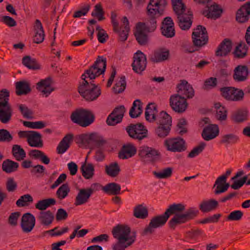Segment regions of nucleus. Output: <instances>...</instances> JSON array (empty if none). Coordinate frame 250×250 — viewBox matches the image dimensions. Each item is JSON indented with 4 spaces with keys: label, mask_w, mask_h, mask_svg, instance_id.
Segmentation results:
<instances>
[{
    "label": "nucleus",
    "mask_w": 250,
    "mask_h": 250,
    "mask_svg": "<svg viewBox=\"0 0 250 250\" xmlns=\"http://www.w3.org/2000/svg\"><path fill=\"white\" fill-rule=\"evenodd\" d=\"M185 209V206L183 204L171 205L163 214L155 216L151 219L148 225L142 231V235L146 236L153 233L155 229L166 224L171 214H174V216L169 221V225L170 228H174L178 224L185 223L193 219L199 213L198 210L195 208H190L182 213Z\"/></svg>",
    "instance_id": "1"
},
{
    "label": "nucleus",
    "mask_w": 250,
    "mask_h": 250,
    "mask_svg": "<svg viewBox=\"0 0 250 250\" xmlns=\"http://www.w3.org/2000/svg\"><path fill=\"white\" fill-rule=\"evenodd\" d=\"M112 233L117 242L112 245L113 250H125L136 240V234L131 232L130 228L126 225H118L113 227Z\"/></svg>",
    "instance_id": "2"
},
{
    "label": "nucleus",
    "mask_w": 250,
    "mask_h": 250,
    "mask_svg": "<svg viewBox=\"0 0 250 250\" xmlns=\"http://www.w3.org/2000/svg\"><path fill=\"white\" fill-rule=\"evenodd\" d=\"M154 17H149L145 22H140L136 25L134 35L136 40L141 45H145L148 42L147 33L154 32L157 28V21Z\"/></svg>",
    "instance_id": "3"
},
{
    "label": "nucleus",
    "mask_w": 250,
    "mask_h": 250,
    "mask_svg": "<svg viewBox=\"0 0 250 250\" xmlns=\"http://www.w3.org/2000/svg\"><path fill=\"white\" fill-rule=\"evenodd\" d=\"M80 95L87 101L96 100L101 94V89L98 85L88 81H83L78 87Z\"/></svg>",
    "instance_id": "4"
},
{
    "label": "nucleus",
    "mask_w": 250,
    "mask_h": 250,
    "mask_svg": "<svg viewBox=\"0 0 250 250\" xmlns=\"http://www.w3.org/2000/svg\"><path fill=\"white\" fill-rule=\"evenodd\" d=\"M106 63L105 58H104L103 56H98L94 64L86 70L82 75L81 77L83 81H88L86 79L88 78L89 80L95 79L96 77L104 73L106 69Z\"/></svg>",
    "instance_id": "5"
},
{
    "label": "nucleus",
    "mask_w": 250,
    "mask_h": 250,
    "mask_svg": "<svg viewBox=\"0 0 250 250\" xmlns=\"http://www.w3.org/2000/svg\"><path fill=\"white\" fill-rule=\"evenodd\" d=\"M70 119L73 123L81 126L86 127L94 122L95 116L90 110L79 109L72 112Z\"/></svg>",
    "instance_id": "6"
},
{
    "label": "nucleus",
    "mask_w": 250,
    "mask_h": 250,
    "mask_svg": "<svg viewBox=\"0 0 250 250\" xmlns=\"http://www.w3.org/2000/svg\"><path fill=\"white\" fill-rule=\"evenodd\" d=\"M101 185L98 183H94L87 188L79 189L75 199L74 205L76 206L84 205L88 202L93 193L101 188Z\"/></svg>",
    "instance_id": "7"
},
{
    "label": "nucleus",
    "mask_w": 250,
    "mask_h": 250,
    "mask_svg": "<svg viewBox=\"0 0 250 250\" xmlns=\"http://www.w3.org/2000/svg\"><path fill=\"white\" fill-rule=\"evenodd\" d=\"M106 142L103 136L97 133H92L90 134H82L78 137L77 143L88 147H91L94 144L96 147H100L104 146Z\"/></svg>",
    "instance_id": "8"
},
{
    "label": "nucleus",
    "mask_w": 250,
    "mask_h": 250,
    "mask_svg": "<svg viewBox=\"0 0 250 250\" xmlns=\"http://www.w3.org/2000/svg\"><path fill=\"white\" fill-rule=\"evenodd\" d=\"M126 130L129 136L139 141L147 137L148 130L141 123L130 124L126 127Z\"/></svg>",
    "instance_id": "9"
},
{
    "label": "nucleus",
    "mask_w": 250,
    "mask_h": 250,
    "mask_svg": "<svg viewBox=\"0 0 250 250\" xmlns=\"http://www.w3.org/2000/svg\"><path fill=\"white\" fill-rule=\"evenodd\" d=\"M164 145L167 150L173 152H183L187 148L185 141L180 137L166 139Z\"/></svg>",
    "instance_id": "10"
},
{
    "label": "nucleus",
    "mask_w": 250,
    "mask_h": 250,
    "mask_svg": "<svg viewBox=\"0 0 250 250\" xmlns=\"http://www.w3.org/2000/svg\"><path fill=\"white\" fill-rule=\"evenodd\" d=\"M166 5V0H150L147 7L148 16L154 18L161 16Z\"/></svg>",
    "instance_id": "11"
},
{
    "label": "nucleus",
    "mask_w": 250,
    "mask_h": 250,
    "mask_svg": "<svg viewBox=\"0 0 250 250\" xmlns=\"http://www.w3.org/2000/svg\"><path fill=\"white\" fill-rule=\"evenodd\" d=\"M192 39L193 44L196 47H201L206 45L208 42L206 28L202 25H198L192 33Z\"/></svg>",
    "instance_id": "12"
},
{
    "label": "nucleus",
    "mask_w": 250,
    "mask_h": 250,
    "mask_svg": "<svg viewBox=\"0 0 250 250\" xmlns=\"http://www.w3.org/2000/svg\"><path fill=\"white\" fill-rule=\"evenodd\" d=\"M138 154L143 161L151 162L159 158L160 153L154 148L143 146L139 148Z\"/></svg>",
    "instance_id": "13"
},
{
    "label": "nucleus",
    "mask_w": 250,
    "mask_h": 250,
    "mask_svg": "<svg viewBox=\"0 0 250 250\" xmlns=\"http://www.w3.org/2000/svg\"><path fill=\"white\" fill-rule=\"evenodd\" d=\"M169 104L172 109L178 113L184 112L188 107V103L185 98L177 94L170 96Z\"/></svg>",
    "instance_id": "14"
},
{
    "label": "nucleus",
    "mask_w": 250,
    "mask_h": 250,
    "mask_svg": "<svg viewBox=\"0 0 250 250\" xmlns=\"http://www.w3.org/2000/svg\"><path fill=\"white\" fill-rule=\"evenodd\" d=\"M175 13L177 16L178 22L180 28L183 30L189 29L192 22L191 21L192 18V12L186 9L179 13Z\"/></svg>",
    "instance_id": "15"
},
{
    "label": "nucleus",
    "mask_w": 250,
    "mask_h": 250,
    "mask_svg": "<svg viewBox=\"0 0 250 250\" xmlns=\"http://www.w3.org/2000/svg\"><path fill=\"white\" fill-rule=\"evenodd\" d=\"M133 60L132 63V69L137 73H141L146 69V56L139 50L134 54Z\"/></svg>",
    "instance_id": "16"
},
{
    "label": "nucleus",
    "mask_w": 250,
    "mask_h": 250,
    "mask_svg": "<svg viewBox=\"0 0 250 250\" xmlns=\"http://www.w3.org/2000/svg\"><path fill=\"white\" fill-rule=\"evenodd\" d=\"M206 9L202 11V14L208 18L214 20L219 18L223 10L221 6L216 3L208 5V3Z\"/></svg>",
    "instance_id": "17"
},
{
    "label": "nucleus",
    "mask_w": 250,
    "mask_h": 250,
    "mask_svg": "<svg viewBox=\"0 0 250 250\" xmlns=\"http://www.w3.org/2000/svg\"><path fill=\"white\" fill-rule=\"evenodd\" d=\"M35 218L31 213L24 214L21 221V227L22 231L25 233L31 232L35 225Z\"/></svg>",
    "instance_id": "18"
},
{
    "label": "nucleus",
    "mask_w": 250,
    "mask_h": 250,
    "mask_svg": "<svg viewBox=\"0 0 250 250\" xmlns=\"http://www.w3.org/2000/svg\"><path fill=\"white\" fill-rule=\"evenodd\" d=\"M177 94L184 96L187 98H192L194 96V90L191 85L185 80L181 81L180 83L177 85Z\"/></svg>",
    "instance_id": "19"
},
{
    "label": "nucleus",
    "mask_w": 250,
    "mask_h": 250,
    "mask_svg": "<svg viewBox=\"0 0 250 250\" xmlns=\"http://www.w3.org/2000/svg\"><path fill=\"white\" fill-rule=\"evenodd\" d=\"M219 133V127L217 125L209 124L203 129L202 136L205 141H208L218 136Z\"/></svg>",
    "instance_id": "20"
},
{
    "label": "nucleus",
    "mask_w": 250,
    "mask_h": 250,
    "mask_svg": "<svg viewBox=\"0 0 250 250\" xmlns=\"http://www.w3.org/2000/svg\"><path fill=\"white\" fill-rule=\"evenodd\" d=\"M13 109L10 105L7 103L0 104V122L6 124L12 119Z\"/></svg>",
    "instance_id": "21"
},
{
    "label": "nucleus",
    "mask_w": 250,
    "mask_h": 250,
    "mask_svg": "<svg viewBox=\"0 0 250 250\" xmlns=\"http://www.w3.org/2000/svg\"><path fill=\"white\" fill-rule=\"evenodd\" d=\"M249 69L247 66L239 65L234 69L233 78L238 82L245 81L248 79Z\"/></svg>",
    "instance_id": "22"
},
{
    "label": "nucleus",
    "mask_w": 250,
    "mask_h": 250,
    "mask_svg": "<svg viewBox=\"0 0 250 250\" xmlns=\"http://www.w3.org/2000/svg\"><path fill=\"white\" fill-rule=\"evenodd\" d=\"M250 15V2H248L237 11L236 20L238 22L244 23L249 20Z\"/></svg>",
    "instance_id": "23"
},
{
    "label": "nucleus",
    "mask_w": 250,
    "mask_h": 250,
    "mask_svg": "<svg viewBox=\"0 0 250 250\" xmlns=\"http://www.w3.org/2000/svg\"><path fill=\"white\" fill-rule=\"evenodd\" d=\"M51 79L47 78L44 80H42L37 83V89L42 93L43 95L47 97L53 90L50 85Z\"/></svg>",
    "instance_id": "24"
},
{
    "label": "nucleus",
    "mask_w": 250,
    "mask_h": 250,
    "mask_svg": "<svg viewBox=\"0 0 250 250\" xmlns=\"http://www.w3.org/2000/svg\"><path fill=\"white\" fill-rule=\"evenodd\" d=\"M231 48V41L228 39H225L219 45L215 54L217 56H226L230 52Z\"/></svg>",
    "instance_id": "25"
},
{
    "label": "nucleus",
    "mask_w": 250,
    "mask_h": 250,
    "mask_svg": "<svg viewBox=\"0 0 250 250\" xmlns=\"http://www.w3.org/2000/svg\"><path fill=\"white\" fill-rule=\"evenodd\" d=\"M136 151L135 146L130 144H126L122 147L118 156L121 159H126L133 156Z\"/></svg>",
    "instance_id": "26"
},
{
    "label": "nucleus",
    "mask_w": 250,
    "mask_h": 250,
    "mask_svg": "<svg viewBox=\"0 0 250 250\" xmlns=\"http://www.w3.org/2000/svg\"><path fill=\"white\" fill-rule=\"evenodd\" d=\"M27 142L28 145L32 147H42L43 146L42 135L35 131L32 130Z\"/></svg>",
    "instance_id": "27"
},
{
    "label": "nucleus",
    "mask_w": 250,
    "mask_h": 250,
    "mask_svg": "<svg viewBox=\"0 0 250 250\" xmlns=\"http://www.w3.org/2000/svg\"><path fill=\"white\" fill-rule=\"evenodd\" d=\"M38 219L42 225L48 227L52 223L54 219V216L50 210L41 211L40 212Z\"/></svg>",
    "instance_id": "28"
},
{
    "label": "nucleus",
    "mask_w": 250,
    "mask_h": 250,
    "mask_svg": "<svg viewBox=\"0 0 250 250\" xmlns=\"http://www.w3.org/2000/svg\"><path fill=\"white\" fill-rule=\"evenodd\" d=\"M44 39V33L41 22L36 20L35 25V35L33 42L36 43H42Z\"/></svg>",
    "instance_id": "29"
},
{
    "label": "nucleus",
    "mask_w": 250,
    "mask_h": 250,
    "mask_svg": "<svg viewBox=\"0 0 250 250\" xmlns=\"http://www.w3.org/2000/svg\"><path fill=\"white\" fill-rule=\"evenodd\" d=\"M73 137V135L72 134H68L62 138L57 147V151L58 154H63L68 149Z\"/></svg>",
    "instance_id": "30"
},
{
    "label": "nucleus",
    "mask_w": 250,
    "mask_h": 250,
    "mask_svg": "<svg viewBox=\"0 0 250 250\" xmlns=\"http://www.w3.org/2000/svg\"><path fill=\"white\" fill-rule=\"evenodd\" d=\"M168 50L163 51L162 49L155 51L150 55L149 59L153 62H158L167 60L169 57Z\"/></svg>",
    "instance_id": "31"
},
{
    "label": "nucleus",
    "mask_w": 250,
    "mask_h": 250,
    "mask_svg": "<svg viewBox=\"0 0 250 250\" xmlns=\"http://www.w3.org/2000/svg\"><path fill=\"white\" fill-rule=\"evenodd\" d=\"M31 91L30 85L28 82L22 81L16 83V93L17 95H26Z\"/></svg>",
    "instance_id": "32"
},
{
    "label": "nucleus",
    "mask_w": 250,
    "mask_h": 250,
    "mask_svg": "<svg viewBox=\"0 0 250 250\" xmlns=\"http://www.w3.org/2000/svg\"><path fill=\"white\" fill-rule=\"evenodd\" d=\"M19 167V164L9 159L3 161L1 168L3 171L7 173H11L16 171Z\"/></svg>",
    "instance_id": "33"
},
{
    "label": "nucleus",
    "mask_w": 250,
    "mask_h": 250,
    "mask_svg": "<svg viewBox=\"0 0 250 250\" xmlns=\"http://www.w3.org/2000/svg\"><path fill=\"white\" fill-rule=\"evenodd\" d=\"M218 206V202L214 199L203 201L199 205V208L203 212H208L216 209Z\"/></svg>",
    "instance_id": "34"
},
{
    "label": "nucleus",
    "mask_w": 250,
    "mask_h": 250,
    "mask_svg": "<svg viewBox=\"0 0 250 250\" xmlns=\"http://www.w3.org/2000/svg\"><path fill=\"white\" fill-rule=\"evenodd\" d=\"M157 112V107L154 103L148 104L145 111V117L147 121L152 122L156 121V114Z\"/></svg>",
    "instance_id": "35"
},
{
    "label": "nucleus",
    "mask_w": 250,
    "mask_h": 250,
    "mask_svg": "<svg viewBox=\"0 0 250 250\" xmlns=\"http://www.w3.org/2000/svg\"><path fill=\"white\" fill-rule=\"evenodd\" d=\"M101 188L105 193L113 195L119 194L121 189V186L116 183H108Z\"/></svg>",
    "instance_id": "36"
},
{
    "label": "nucleus",
    "mask_w": 250,
    "mask_h": 250,
    "mask_svg": "<svg viewBox=\"0 0 250 250\" xmlns=\"http://www.w3.org/2000/svg\"><path fill=\"white\" fill-rule=\"evenodd\" d=\"M157 125L171 126L172 118L166 112L162 111L156 119Z\"/></svg>",
    "instance_id": "37"
},
{
    "label": "nucleus",
    "mask_w": 250,
    "mask_h": 250,
    "mask_svg": "<svg viewBox=\"0 0 250 250\" xmlns=\"http://www.w3.org/2000/svg\"><path fill=\"white\" fill-rule=\"evenodd\" d=\"M11 153L13 157L18 161L23 160L26 157V152L21 146L18 145H14Z\"/></svg>",
    "instance_id": "38"
},
{
    "label": "nucleus",
    "mask_w": 250,
    "mask_h": 250,
    "mask_svg": "<svg viewBox=\"0 0 250 250\" xmlns=\"http://www.w3.org/2000/svg\"><path fill=\"white\" fill-rule=\"evenodd\" d=\"M121 171L120 167L117 162H114L105 166V173L111 177H115Z\"/></svg>",
    "instance_id": "39"
},
{
    "label": "nucleus",
    "mask_w": 250,
    "mask_h": 250,
    "mask_svg": "<svg viewBox=\"0 0 250 250\" xmlns=\"http://www.w3.org/2000/svg\"><path fill=\"white\" fill-rule=\"evenodd\" d=\"M133 215L140 219H145L148 216V210L146 207L142 204L136 206L133 210Z\"/></svg>",
    "instance_id": "40"
},
{
    "label": "nucleus",
    "mask_w": 250,
    "mask_h": 250,
    "mask_svg": "<svg viewBox=\"0 0 250 250\" xmlns=\"http://www.w3.org/2000/svg\"><path fill=\"white\" fill-rule=\"evenodd\" d=\"M22 64L30 69L36 70L40 68V65L36 60L32 58L29 56H26L22 58Z\"/></svg>",
    "instance_id": "41"
},
{
    "label": "nucleus",
    "mask_w": 250,
    "mask_h": 250,
    "mask_svg": "<svg viewBox=\"0 0 250 250\" xmlns=\"http://www.w3.org/2000/svg\"><path fill=\"white\" fill-rule=\"evenodd\" d=\"M142 113V106L141 101L136 100L133 103L132 106L129 111V115L132 118H137Z\"/></svg>",
    "instance_id": "42"
},
{
    "label": "nucleus",
    "mask_w": 250,
    "mask_h": 250,
    "mask_svg": "<svg viewBox=\"0 0 250 250\" xmlns=\"http://www.w3.org/2000/svg\"><path fill=\"white\" fill-rule=\"evenodd\" d=\"M82 175L86 179H89L94 175V168L92 164L84 163L81 167Z\"/></svg>",
    "instance_id": "43"
},
{
    "label": "nucleus",
    "mask_w": 250,
    "mask_h": 250,
    "mask_svg": "<svg viewBox=\"0 0 250 250\" xmlns=\"http://www.w3.org/2000/svg\"><path fill=\"white\" fill-rule=\"evenodd\" d=\"M56 203V201L54 198H48L39 201L35 205V207L39 210H43L50 206L54 205Z\"/></svg>",
    "instance_id": "44"
},
{
    "label": "nucleus",
    "mask_w": 250,
    "mask_h": 250,
    "mask_svg": "<svg viewBox=\"0 0 250 250\" xmlns=\"http://www.w3.org/2000/svg\"><path fill=\"white\" fill-rule=\"evenodd\" d=\"M248 51V46L244 42H240L237 45L233 52L235 57L237 58H242L247 55Z\"/></svg>",
    "instance_id": "45"
},
{
    "label": "nucleus",
    "mask_w": 250,
    "mask_h": 250,
    "mask_svg": "<svg viewBox=\"0 0 250 250\" xmlns=\"http://www.w3.org/2000/svg\"><path fill=\"white\" fill-rule=\"evenodd\" d=\"M172 171V167H167L159 171H153V174L158 179H167L171 176Z\"/></svg>",
    "instance_id": "46"
},
{
    "label": "nucleus",
    "mask_w": 250,
    "mask_h": 250,
    "mask_svg": "<svg viewBox=\"0 0 250 250\" xmlns=\"http://www.w3.org/2000/svg\"><path fill=\"white\" fill-rule=\"evenodd\" d=\"M171 126L157 125L155 129V134L160 138H164L168 135Z\"/></svg>",
    "instance_id": "47"
},
{
    "label": "nucleus",
    "mask_w": 250,
    "mask_h": 250,
    "mask_svg": "<svg viewBox=\"0 0 250 250\" xmlns=\"http://www.w3.org/2000/svg\"><path fill=\"white\" fill-rule=\"evenodd\" d=\"M239 141V137L232 133L225 134L222 136L220 143L226 145L235 144Z\"/></svg>",
    "instance_id": "48"
},
{
    "label": "nucleus",
    "mask_w": 250,
    "mask_h": 250,
    "mask_svg": "<svg viewBox=\"0 0 250 250\" xmlns=\"http://www.w3.org/2000/svg\"><path fill=\"white\" fill-rule=\"evenodd\" d=\"M248 111L246 109L239 110L232 115V120L237 123L242 122L247 119Z\"/></svg>",
    "instance_id": "49"
},
{
    "label": "nucleus",
    "mask_w": 250,
    "mask_h": 250,
    "mask_svg": "<svg viewBox=\"0 0 250 250\" xmlns=\"http://www.w3.org/2000/svg\"><path fill=\"white\" fill-rule=\"evenodd\" d=\"M126 85V83L125 76H122L113 86V91L116 94L122 93L125 89Z\"/></svg>",
    "instance_id": "50"
},
{
    "label": "nucleus",
    "mask_w": 250,
    "mask_h": 250,
    "mask_svg": "<svg viewBox=\"0 0 250 250\" xmlns=\"http://www.w3.org/2000/svg\"><path fill=\"white\" fill-rule=\"evenodd\" d=\"M216 109V117L220 121H224L227 119V109L223 106L220 103L215 104Z\"/></svg>",
    "instance_id": "51"
},
{
    "label": "nucleus",
    "mask_w": 250,
    "mask_h": 250,
    "mask_svg": "<svg viewBox=\"0 0 250 250\" xmlns=\"http://www.w3.org/2000/svg\"><path fill=\"white\" fill-rule=\"evenodd\" d=\"M206 146V144L205 142H202L199 144L194 147L191 151L188 153V157L193 158L198 156L205 149Z\"/></svg>",
    "instance_id": "52"
},
{
    "label": "nucleus",
    "mask_w": 250,
    "mask_h": 250,
    "mask_svg": "<svg viewBox=\"0 0 250 250\" xmlns=\"http://www.w3.org/2000/svg\"><path fill=\"white\" fill-rule=\"evenodd\" d=\"M69 191L70 188L68 184H64L58 189L56 192V195L59 199L62 200L68 195Z\"/></svg>",
    "instance_id": "53"
},
{
    "label": "nucleus",
    "mask_w": 250,
    "mask_h": 250,
    "mask_svg": "<svg viewBox=\"0 0 250 250\" xmlns=\"http://www.w3.org/2000/svg\"><path fill=\"white\" fill-rule=\"evenodd\" d=\"M33 201L32 197L28 194L20 197L17 201L16 205L19 207H23L28 205V203H32Z\"/></svg>",
    "instance_id": "54"
},
{
    "label": "nucleus",
    "mask_w": 250,
    "mask_h": 250,
    "mask_svg": "<svg viewBox=\"0 0 250 250\" xmlns=\"http://www.w3.org/2000/svg\"><path fill=\"white\" fill-rule=\"evenodd\" d=\"M222 95L226 99L232 101L235 88L232 87H225L221 89Z\"/></svg>",
    "instance_id": "55"
},
{
    "label": "nucleus",
    "mask_w": 250,
    "mask_h": 250,
    "mask_svg": "<svg viewBox=\"0 0 250 250\" xmlns=\"http://www.w3.org/2000/svg\"><path fill=\"white\" fill-rule=\"evenodd\" d=\"M18 107L20 111L24 118L26 119H32L33 118V111L26 105L20 104L18 105Z\"/></svg>",
    "instance_id": "56"
},
{
    "label": "nucleus",
    "mask_w": 250,
    "mask_h": 250,
    "mask_svg": "<svg viewBox=\"0 0 250 250\" xmlns=\"http://www.w3.org/2000/svg\"><path fill=\"white\" fill-rule=\"evenodd\" d=\"M23 125L27 127L33 129H42L45 126V124L43 121L29 122L23 121Z\"/></svg>",
    "instance_id": "57"
},
{
    "label": "nucleus",
    "mask_w": 250,
    "mask_h": 250,
    "mask_svg": "<svg viewBox=\"0 0 250 250\" xmlns=\"http://www.w3.org/2000/svg\"><path fill=\"white\" fill-rule=\"evenodd\" d=\"M13 139V136L9 131L5 129H0V142L10 143Z\"/></svg>",
    "instance_id": "58"
},
{
    "label": "nucleus",
    "mask_w": 250,
    "mask_h": 250,
    "mask_svg": "<svg viewBox=\"0 0 250 250\" xmlns=\"http://www.w3.org/2000/svg\"><path fill=\"white\" fill-rule=\"evenodd\" d=\"M161 30L163 35L167 38H172L175 34L174 28L172 26L162 25Z\"/></svg>",
    "instance_id": "59"
},
{
    "label": "nucleus",
    "mask_w": 250,
    "mask_h": 250,
    "mask_svg": "<svg viewBox=\"0 0 250 250\" xmlns=\"http://www.w3.org/2000/svg\"><path fill=\"white\" fill-rule=\"evenodd\" d=\"M104 12L100 3L97 4L95 6L94 11L91 15L93 17H96L101 21L104 19Z\"/></svg>",
    "instance_id": "60"
},
{
    "label": "nucleus",
    "mask_w": 250,
    "mask_h": 250,
    "mask_svg": "<svg viewBox=\"0 0 250 250\" xmlns=\"http://www.w3.org/2000/svg\"><path fill=\"white\" fill-rule=\"evenodd\" d=\"M129 30V26H126L125 28L121 27L120 29L119 27H118V30L114 31L118 34L120 41H125L127 38L128 33Z\"/></svg>",
    "instance_id": "61"
},
{
    "label": "nucleus",
    "mask_w": 250,
    "mask_h": 250,
    "mask_svg": "<svg viewBox=\"0 0 250 250\" xmlns=\"http://www.w3.org/2000/svg\"><path fill=\"white\" fill-rule=\"evenodd\" d=\"M243 215V213L239 210H234L231 212L227 217L228 221H239Z\"/></svg>",
    "instance_id": "62"
},
{
    "label": "nucleus",
    "mask_w": 250,
    "mask_h": 250,
    "mask_svg": "<svg viewBox=\"0 0 250 250\" xmlns=\"http://www.w3.org/2000/svg\"><path fill=\"white\" fill-rule=\"evenodd\" d=\"M171 2L175 12L179 13L186 9L185 5L182 2V0H171Z\"/></svg>",
    "instance_id": "63"
},
{
    "label": "nucleus",
    "mask_w": 250,
    "mask_h": 250,
    "mask_svg": "<svg viewBox=\"0 0 250 250\" xmlns=\"http://www.w3.org/2000/svg\"><path fill=\"white\" fill-rule=\"evenodd\" d=\"M217 85V79L214 77H210L207 79L203 86L205 89H210L216 86Z\"/></svg>",
    "instance_id": "64"
}]
</instances>
